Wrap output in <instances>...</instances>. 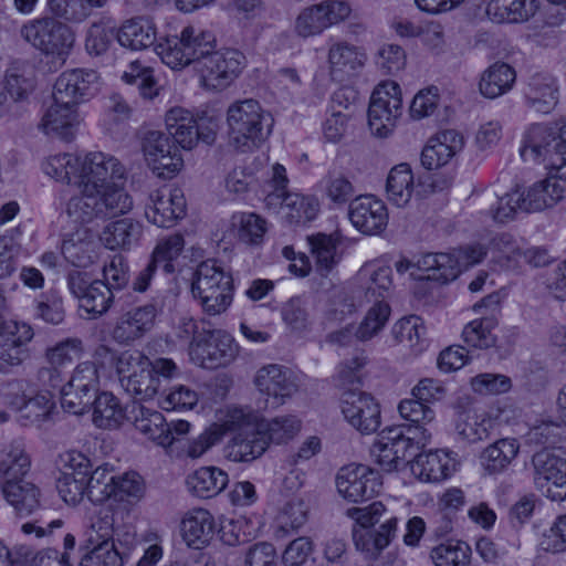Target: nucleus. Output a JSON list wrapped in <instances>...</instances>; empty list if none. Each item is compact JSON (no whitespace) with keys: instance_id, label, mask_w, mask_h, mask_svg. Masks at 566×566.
<instances>
[{"instance_id":"1","label":"nucleus","mask_w":566,"mask_h":566,"mask_svg":"<svg viewBox=\"0 0 566 566\" xmlns=\"http://www.w3.org/2000/svg\"><path fill=\"white\" fill-rule=\"evenodd\" d=\"M116 371L125 391L136 400H150L164 384L178 375L172 359L157 358L150 361L139 350H125L116 360Z\"/></svg>"},{"instance_id":"2","label":"nucleus","mask_w":566,"mask_h":566,"mask_svg":"<svg viewBox=\"0 0 566 566\" xmlns=\"http://www.w3.org/2000/svg\"><path fill=\"white\" fill-rule=\"evenodd\" d=\"M229 143L245 153L259 148L271 134L273 118L253 98L231 103L226 113Z\"/></svg>"},{"instance_id":"3","label":"nucleus","mask_w":566,"mask_h":566,"mask_svg":"<svg viewBox=\"0 0 566 566\" xmlns=\"http://www.w3.org/2000/svg\"><path fill=\"white\" fill-rule=\"evenodd\" d=\"M214 49V35L195 25H187L179 34L160 39L155 46L163 63L172 70H181L192 63L199 67L201 61Z\"/></svg>"},{"instance_id":"4","label":"nucleus","mask_w":566,"mask_h":566,"mask_svg":"<svg viewBox=\"0 0 566 566\" xmlns=\"http://www.w3.org/2000/svg\"><path fill=\"white\" fill-rule=\"evenodd\" d=\"M232 277L216 260L202 261L193 272L191 293L209 315H219L232 302Z\"/></svg>"},{"instance_id":"5","label":"nucleus","mask_w":566,"mask_h":566,"mask_svg":"<svg viewBox=\"0 0 566 566\" xmlns=\"http://www.w3.org/2000/svg\"><path fill=\"white\" fill-rule=\"evenodd\" d=\"M20 36L42 54L55 59L61 65L65 63L75 42L71 28L53 17L28 21L21 27Z\"/></svg>"},{"instance_id":"6","label":"nucleus","mask_w":566,"mask_h":566,"mask_svg":"<svg viewBox=\"0 0 566 566\" xmlns=\"http://www.w3.org/2000/svg\"><path fill=\"white\" fill-rule=\"evenodd\" d=\"M247 59L238 50H212L197 67L201 85L209 91L229 87L244 69Z\"/></svg>"},{"instance_id":"7","label":"nucleus","mask_w":566,"mask_h":566,"mask_svg":"<svg viewBox=\"0 0 566 566\" xmlns=\"http://www.w3.org/2000/svg\"><path fill=\"white\" fill-rule=\"evenodd\" d=\"M402 114L400 86L392 81L379 84L373 92L368 107V124L374 135L386 137Z\"/></svg>"},{"instance_id":"8","label":"nucleus","mask_w":566,"mask_h":566,"mask_svg":"<svg viewBox=\"0 0 566 566\" xmlns=\"http://www.w3.org/2000/svg\"><path fill=\"white\" fill-rule=\"evenodd\" d=\"M339 410L345 421L361 434H373L381 426V409L376 398L360 389L342 392Z\"/></svg>"},{"instance_id":"9","label":"nucleus","mask_w":566,"mask_h":566,"mask_svg":"<svg viewBox=\"0 0 566 566\" xmlns=\"http://www.w3.org/2000/svg\"><path fill=\"white\" fill-rule=\"evenodd\" d=\"M238 354L234 339L224 331H202L189 346V355L197 365L214 369L231 363Z\"/></svg>"},{"instance_id":"10","label":"nucleus","mask_w":566,"mask_h":566,"mask_svg":"<svg viewBox=\"0 0 566 566\" xmlns=\"http://www.w3.org/2000/svg\"><path fill=\"white\" fill-rule=\"evenodd\" d=\"M78 187L86 191L102 189L114 181H124L126 169L113 155L93 151L80 159Z\"/></svg>"},{"instance_id":"11","label":"nucleus","mask_w":566,"mask_h":566,"mask_svg":"<svg viewBox=\"0 0 566 566\" xmlns=\"http://www.w3.org/2000/svg\"><path fill=\"white\" fill-rule=\"evenodd\" d=\"M533 480L552 501L566 500V460L544 449L532 457Z\"/></svg>"},{"instance_id":"12","label":"nucleus","mask_w":566,"mask_h":566,"mask_svg":"<svg viewBox=\"0 0 566 566\" xmlns=\"http://www.w3.org/2000/svg\"><path fill=\"white\" fill-rule=\"evenodd\" d=\"M254 384L258 390L266 397V407L272 409L283 406L300 388L294 373L279 364L261 367L255 375Z\"/></svg>"},{"instance_id":"13","label":"nucleus","mask_w":566,"mask_h":566,"mask_svg":"<svg viewBox=\"0 0 566 566\" xmlns=\"http://www.w3.org/2000/svg\"><path fill=\"white\" fill-rule=\"evenodd\" d=\"M350 13L352 8L346 1H323L304 8L296 17L294 29L302 38L313 36L346 20Z\"/></svg>"},{"instance_id":"14","label":"nucleus","mask_w":566,"mask_h":566,"mask_svg":"<svg viewBox=\"0 0 566 566\" xmlns=\"http://www.w3.org/2000/svg\"><path fill=\"white\" fill-rule=\"evenodd\" d=\"M67 285L71 293L80 300L81 307L93 317L107 313L114 303L112 287L102 280L90 281L86 273L70 272Z\"/></svg>"},{"instance_id":"15","label":"nucleus","mask_w":566,"mask_h":566,"mask_svg":"<svg viewBox=\"0 0 566 566\" xmlns=\"http://www.w3.org/2000/svg\"><path fill=\"white\" fill-rule=\"evenodd\" d=\"M338 493L349 502L358 503L374 497L381 486L378 473L363 464L342 468L336 476Z\"/></svg>"},{"instance_id":"16","label":"nucleus","mask_w":566,"mask_h":566,"mask_svg":"<svg viewBox=\"0 0 566 566\" xmlns=\"http://www.w3.org/2000/svg\"><path fill=\"white\" fill-rule=\"evenodd\" d=\"M415 449L412 439L406 437L401 429L389 428L373 443L370 455L381 470L391 472L397 470L401 462L415 455Z\"/></svg>"},{"instance_id":"17","label":"nucleus","mask_w":566,"mask_h":566,"mask_svg":"<svg viewBox=\"0 0 566 566\" xmlns=\"http://www.w3.org/2000/svg\"><path fill=\"white\" fill-rule=\"evenodd\" d=\"M186 198L179 188H160L151 191L145 206L146 219L159 227L170 228L186 214Z\"/></svg>"},{"instance_id":"18","label":"nucleus","mask_w":566,"mask_h":566,"mask_svg":"<svg viewBox=\"0 0 566 566\" xmlns=\"http://www.w3.org/2000/svg\"><path fill=\"white\" fill-rule=\"evenodd\" d=\"M99 88V76L91 69L66 70L59 75L53 87V99L77 105L93 97Z\"/></svg>"},{"instance_id":"19","label":"nucleus","mask_w":566,"mask_h":566,"mask_svg":"<svg viewBox=\"0 0 566 566\" xmlns=\"http://www.w3.org/2000/svg\"><path fill=\"white\" fill-rule=\"evenodd\" d=\"M552 125L536 124L525 133L523 145L520 149L524 161L544 164L546 167L563 165L564 158L559 156L555 143Z\"/></svg>"},{"instance_id":"20","label":"nucleus","mask_w":566,"mask_h":566,"mask_svg":"<svg viewBox=\"0 0 566 566\" xmlns=\"http://www.w3.org/2000/svg\"><path fill=\"white\" fill-rule=\"evenodd\" d=\"M269 209L276 210L290 224H305L319 211L318 200L296 192H271L265 197Z\"/></svg>"},{"instance_id":"21","label":"nucleus","mask_w":566,"mask_h":566,"mask_svg":"<svg viewBox=\"0 0 566 566\" xmlns=\"http://www.w3.org/2000/svg\"><path fill=\"white\" fill-rule=\"evenodd\" d=\"M158 308L155 304H145L122 314L112 329V338L122 345H129L147 334L155 324Z\"/></svg>"},{"instance_id":"22","label":"nucleus","mask_w":566,"mask_h":566,"mask_svg":"<svg viewBox=\"0 0 566 566\" xmlns=\"http://www.w3.org/2000/svg\"><path fill=\"white\" fill-rule=\"evenodd\" d=\"M349 220L353 226L365 234H378L388 223V211L385 203L374 196H359L349 205Z\"/></svg>"},{"instance_id":"23","label":"nucleus","mask_w":566,"mask_h":566,"mask_svg":"<svg viewBox=\"0 0 566 566\" xmlns=\"http://www.w3.org/2000/svg\"><path fill=\"white\" fill-rule=\"evenodd\" d=\"M524 97L527 106L533 111L549 114L559 101L558 82L548 73H534L526 82Z\"/></svg>"},{"instance_id":"24","label":"nucleus","mask_w":566,"mask_h":566,"mask_svg":"<svg viewBox=\"0 0 566 566\" xmlns=\"http://www.w3.org/2000/svg\"><path fill=\"white\" fill-rule=\"evenodd\" d=\"M80 125V116L76 105L69 102L54 101L40 123V128L45 134H55L64 140H71L75 136Z\"/></svg>"},{"instance_id":"25","label":"nucleus","mask_w":566,"mask_h":566,"mask_svg":"<svg viewBox=\"0 0 566 566\" xmlns=\"http://www.w3.org/2000/svg\"><path fill=\"white\" fill-rule=\"evenodd\" d=\"M116 40L123 48L132 51L148 49L157 41L156 24L147 17L126 20L116 31Z\"/></svg>"},{"instance_id":"26","label":"nucleus","mask_w":566,"mask_h":566,"mask_svg":"<svg viewBox=\"0 0 566 566\" xmlns=\"http://www.w3.org/2000/svg\"><path fill=\"white\" fill-rule=\"evenodd\" d=\"M365 61V53L347 42L334 43L328 50L331 76L339 82L353 76L363 67Z\"/></svg>"},{"instance_id":"27","label":"nucleus","mask_w":566,"mask_h":566,"mask_svg":"<svg viewBox=\"0 0 566 566\" xmlns=\"http://www.w3.org/2000/svg\"><path fill=\"white\" fill-rule=\"evenodd\" d=\"M455 460L450 452L434 450L416 455L412 470L426 482H440L455 471Z\"/></svg>"},{"instance_id":"28","label":"nucleus","mask_w":566,"mask_h":566,"mask_svg":"<svg viewBox=\"0 0 566 566\" xmlns=\"http://www.w3.org/2000/svg\"><path fill=\"white\" fill-rule=\"evenodd\" d=\"M134 426L142 434L160 447H168L174 442L170 424L157 410L142 405L135 407Z\"/></svg>"},{"instance_id":"29","label":"nucleus","mask_w":566,"mask_h":566,"mask_svg":"<svg viewBox=\"0 0 566 566\" xmlns=\"http://www.w3.org/2000/svg\"><path fill=\"white\" fill-rule=\"evenodd\" d=\"M398 520L388 515L377 530L353 528L357 549L377 556L396 536Z\"/></svg>"},{"instance_id":"30","label":"nucleus","mask_w":566,"mask_h":566,"mask_svg":"<svg viewBox=\"0 0 566 566\" xmlns=\"http://www.w3.org/2000/svg\"><path fill=\"white\" fill-rule=\"evenodd\" d=\"M143 237V224L132 218L109 222L101 234V241L109 250H130Z\"/></svg>"},{"instance_id":"31","label":"nucleus","mask_w":566,"mask_h":566,"mask_svg":"<svg viewBox=\"0 0 566 566\" xmlns=\"http://www.w3.org/2000/svg\"><path fill=\"white\" fill-rule=\"evenodd\" d=\"M214 533L213 516L205 509L188 512L181 521V535L188 546L201 548Z\"/></svg>"},{"instance_id":"32","label":"nucleus","mask_w":566,"mask_h":566,"mask_svg":"<svg viewBox=\"0 0 566 566\" xmlns=\"http://www.w3.org/2000/svg\"><path fill=\"white\" fill-rule=\"evenodd\" d=\"M10 405L19 412V420L23 426L39 424L48 419L54 411L55 402L50 391H40L33 397H18Z\"/></svg>"},{"instance_id":"33","label":"nucleus","mask_w":566,"mask_h":566,"mask_svg":"<svg viewBox=\"0 0 566 566\" xmlns=\"http://www.w3.org/2000/svg\"><path fill=\"white\" fill-rule=\"evenodd\" d=\"M482 214L490 217L494 222L506 223L512 221L517 211H523V193L513 190L501 197L486 193L480 202Z\"/></svg>"},{"instance_id":"34","label":"nucleus","mask_w":566,"mask_h":566,"mask_svg":"<svg viewBox=\"0 0 566 566\" xmlns=\"http://www.w3.org/2000/svg\"><path fill=\"white\" fill-rule=\"evenodd\" d=\"M260 429L235 433L223 448L224 457L232 462H251L266 450Z\"/></svg>"},{"instance_id":"35","label":"nucleus","mask_w":566,"mask_h":566,"mask_svg":"<svg viewBox=\"0 0 566 566\" xmlns=\"http://www.w3.org/2000/svg\"><path fill=\"white\" fill-rule=\"evenodd\" d=\"M214 426L219 427L222 437L227 432L242 433L256 431L260 417L251 408L239 406H226L216 413Z\"/></svg>"},{"instance_id":"36","label":"nucleus","mask_w":566,"mask_h":566,"mask_svg":"<svg viewBox=\"0 0 566 566\" xmlns=\"http://www.w3.org/2000/svg\"><path fill=\"white\" fill-rule=\"evenodd\" d=\"M168 134L184 149H191L198 142L197 120L182 107L170 108L165 116Z\"/></svg>"},{"instance_id":"37","label":"nucleus","mask_w":566,"mask_h":566,"mask_svg":"<svg viewBox=\"0 0 566 566\" xmlns=\"http://www.w3.org/2000/svg\"><path fill=\"white\" fill-rule=\"evenodd\" d=\"M494 426V419L489 412L461 410L457 415L455 432L465 442L475 443L486 439Z\"/></svg>"},{"instance_id":"38","label":"nucleus","mask_w":566,"mask_h":566,"mask_svg":"<svg viewBox=\"0 0 566 566\" xmlns=\"http://www.w3.org/2000/svg\"><path fill=\"white\" fill-rule=\"evenodd\" d=\"M228 473L216 467H202L187 478L190 492L202 499H210L228 485Z\"/></svg>"},{"instance_id":"39","label":"nucleus","mask_w":566,"mask_h":566,"mask_svg":"<svg viewBox=\"0 0 566 566\" xmlns=\"http://www.w3.org/2000/svg\"><path fill=\"white\" fill-rule=\"evenodd\" d=\"M6 501L18 515L31 514L40 505V490L24 479L6 483L0 486Z\"/></svg>"},{"instance_id":"40","label":"nucleus","mask_w":566,"mask_h":566,"mask_svg":"<svg viewBox=\"0 0 566 566\" xmlns=\"http://www.w3.org/2000/svg\"><path fill=\"white\" fill-rule=\"evenodd\" d=\"M31 467V460L19 442L6 446L0 452V486L24 479Z\"/></svg>"},{"instance_id":"41","label":"nucleus","mask_w":566,"mask_h":566,"mask_svg":"<svg viewBox=\"0 0 566 566\" xmlns=\"http://www.w3.org/2000/svg\"><path fill=\"white\" fill-rule=\"evenodd\" d=\"M535 12V0H491L486 7L488 17L496 23L525 22Z\"/></svg>"},{"instance_id":"42","label":"nucleus","mask_w":566,"mask_h":566,"mask_svg":"<svg viewBox=\"0 0 566 566\" xmlns=\"http://www.w3.org/2000/svg\"><path fill=\"white\" fill-rule=\"evenodd\" d=\"M516 80L515 70L503 62H496L486 69L480 78L479 88L488 98H496L507 93Z\"/></svg>"},{"instance_id":"43","label":"nucleus","mask_w":566,"mask_h":566,"mask_svg":"<svg viewBox=\"0 0 566 566\" xmlns=\"http://www.w3.org/2000/svg\"><path fill=\"white\" fill-rule=\"evenodd\" d=\"M413 190L415 178L411 167L406 163L392 167L386 182L388 200L395 206L403 208L410 202Z\"/></svg>"},{"instance_id":"44","label":"nucleus","mask_w":566,"mask_h":566,"mask_svg":"<svg viewBox=\"0 0 566 566\" xmlns=\"http://www.w3.org/2000/svg\"><path fill=\"white\" fill-rule=\"evenodd\" d=\"M93 423L101 429H117L126 415L119 399L112 392L104 391L95 396L93 401Z\"/></svg>"},{"instance_id":"45","label":"nucleus","mask_w":566,"mask_h":566,"mask_svg":"<svg viewBox=\"0 0 566 566\" xmlns=\"http://www.w3.org/2000/svg\"><path fill=\"white\" fill-rule=\"evenodd\" d=\"M145 493L143 478L136 472H125L116 476L111 501L128 513Z\"/></svg>"},{"instance_id":"46","label":"nucleus","mask_w":566,"mask_h":566,"mask_svg":"<svg viewBox=\"0 0 566 566\" xmlns=\"http://www.w3.org/2000/svg\"><path fill=\"white\" fill-rule=\"evenodd\" d=\"M66 213L76 223H90L105 218L99 202V191L81 189L80 195L71 197L67 201Z\"/></svg>"},{"instance_id":"47","label":"nucleus","mask_w":566,"mask_h":566,"mask_svg":"<svg viewBox=\"0 0 566 566\" xmlns=\"http://www.w3.org/2000/svg\"><path fill=\"white\" fill-rule=\"evenodd\" d=\"M416 266L427 272L430 280L447 283L458 277L461 270L454 255L448 253H428L421 256Z\"/></svg>"},{"instance_id":"48","label":"nucleus","mask_w":566,"mask_h":566,"mask_svg":"<svg viewBox=\"0 0 566 566\" xmlns=\"http://www.w3.org/2000/svg\"><path fill=\"white\" fill-rule=\"evenodd\" d=\"M308 242L317 270L323 275L329 273L342 258V254L337 251L339 237L336 233H317L310 237Z\"/></svg>"},{"instance_id":"49","label":"nucleus","mask_w":566,"mask_h":566,"mask_svg":"<svg viewBox=\"0 0 566 566\" xmlns=\"http://www.w3.org/2000/svg\"><path fill=\"white\" fill-rule=\"evenodd\" d=\"M115 511L113 505L101 507L92 517L86 532L87 547L115 544Z\"/></svg>"},{"instance_id":"50","label":"nucleus","mask_w":566,"mask_h":566,"mask_svg":"<svg viewBox=\"0 0 566 566\" xmlns=\"http://www.w3.org/2000/svg\"><path fill=\"white\" fill-rule=\"evenodd\" d=\"M302 422L294 415H284L264 420L260 418L259 429L266 447L270 442L281 444L293 439L301 430Z\"/></svg>"},{"instance_id":"51","label":"nucleus","mask_w":566,"mask_h":566,"mask_svg":"<svg viewBox=\"0 0 566 566\" xmlns=\"http://www.w3.org/2000/svg\"><path fill=\"white\" fill-rule=\"evenodd\" d=\"M499 325L495 315H485L468 323L462 331L463 342L473 348L486 349L495 345L494 329Z\"/></svg>"},{"instance_id":"52","label":"nucleus","mask_w":566,"mask_h":566,"mask_svg":"<svg viewBox=\"0 0 566 566\" xmlns=\"http://www.w3.org/2000/svg\"><path fill=\"white\" fill-rule=\"evenodd\" d=\"M520 443L514 438L500 439L482 453V462L490 473L502 472L516 458Z\"/></svg>"},{"instance_id":"53","label":"nucleus","mask_w":566,"mask_h":566,"mask_svg":"<svg viewBox=\"0 0 566 566\" xmlns=\"http://www.w3.org/2000/svg\"><path fill=\"white\" fill-rule=\"evenodd\" d=\"M325 197L335 207L345 206L356 193L350 178L343 171L331 169L321 181Z\"/></svg>"},{"instance_id":"54","label":"nucleus","mask_w":566,"mask_h":566,"mask_svg":"<svg viewBox=\"0 0 566 566\" xmlns=\"http://www.w3.org/2000/svg\"><path fill=\"white\" fill-rule=\"evenodd\" d=\"M80 159V156L69 153L52 155L43 161L42 169L56 181L78 186Z\"/></svg>"},{"instance_id":"55","label":"nucleus","mask_w":566,"mask_h":566,"mask_svg":"<svg viewBox=\"0 0 566 566\" xmlns=\"http://www.w3.org/2000/svg\"><path fill=\"white\" fill-rule=\"evenodd\" d=\"M62 254L65 260L77 268H86L95 258V244L86 231L76 232L62 243Z\"/></svg>"},{"instance_id":"56","label":"nucleus","mask_w":566,"mask_h":566,"mask_svg":"<svg viewBox=\"0 0 566 566\" xmlns=\"http://www.w3.org/2000/svg\"><path fill=\"white\" fill-rule=\"evenodd\" d=\"M185 248V239L180 233H170L160 238L151 253L150 259L158 265H163L166 273H172L176 261Z\"/></svg>"},{"instance_id":"57","label":"nucleus","mask_w":566,"mask_h":566,"mask_svg":"<svg viewBox=\"0 0 566 566\" xmlns=\"http://www.w3.org/2000/svg\"><path fill=\"white\" fill-rule=\"evenodd\" d=\"M471 548L464 542L449 541L432 548L430 557L436 566H469Z\"/></svg>"},{"instance_id":"58","label":"nucleus","mask_w":566,"mask_h":566,"mask_svg":"<svg viewBox=\"0 0 566 566\" xmlns=\"http://www.w3.org/2000/svg\"><path fill=\"white\" fill-rule=\"evenodd\" d=\"M116 476L108 464L96 468L86 479L87 497L94 503L111 501Z\"/></svg>"},{"instance_id":"59","label":"nucleus","mask_w":566,"mask_h":566,"mask_svg":"<svg viewBox=\"0 0 566 566\" xmlns=\"http://www.w3.org/2000/svg\"><path fill=\"white\" fill-rule=\"evenodd\" d=\"M99 202L105 218L125 214L133 208L132 197L118 181L99 189Z\"/></svg>"},{"instance_id":"60","label":"nucleus","mask_w":566,"mask_h":566,"mask_svg":"<svg viewBox=\"0 0 566 566\" xmlns=\"http://www.w3.org/2000/svg\"><path fill=\"white\" fill-rule=\"evenodd\" d=\"M390 315V307L384 301H376L368 310L365 318L355 329V336L361 342L369 340L386 325Z\"/></svg>"},{"instance_id":"61","label":"nucleus","mask_w":566,"mask_h":566,"mask_svg":"<svg viewBox=\"0 0 566 566\" xmlns=\"http://www.w3.org/2000/svg\"><path fill=\"white\" fill-rule=\"evenodd\" d=\"M391 274L392 270L390 266L374 268L365 265L359 271V277L367 279V297H374L376 301L378 297H385L392 286Z\"/></svg>"},{"instance_id":"62","label":"nucleus","mask_w":566,"mask_h":566,"mask_svg":"<svg viewBox=\"0 0 566 566\" xmlns=\"http://www.w3.org/2000/svg\"><path fill=\"white\" fill-rule=\"evenodd\" d=\"M308 520V506L301 497L287 501L277 515L279 531L287 533L300 530Z\"/></svg>"},{"instance_id":"63","label":"nucleus","mask_w":566,"mask_h":566,"mask_svg":"<svg viewBox=\"0 0 566 566\" xmlns=\"http://www.w3.org/2000/svg\"><path fill=\"white\" fill-rule=\"evenodd\" d=\"M115 38L114 28L107 27L103 22H95L87 30L85 49L90 55H103L108 51Z\"/></svg>"},{"instance_id":"64","label":"nucleus","mask_w":566,"mask_h":566,"mask_svg":"<svg viewBox=\"0 0 566 566\" xmlns=\"http://www.w3.org/2000/svg\"><path fill=\"white\" fill-rule=\"evenodd\" d=\"M538 545L542 551L552 554L566 552V514L557 516L552 525L544 530Z\"/></svg>"}]
</instances>
